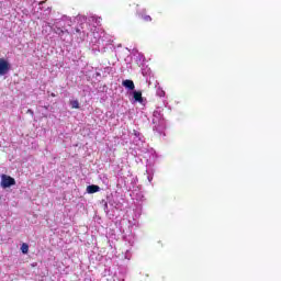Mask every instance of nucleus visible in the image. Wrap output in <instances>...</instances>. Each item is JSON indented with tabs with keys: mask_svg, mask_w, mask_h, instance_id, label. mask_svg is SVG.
<instances>
[{
	"mask_svg": "<svg viewBox=\"0 0 281 281\" xmlns=\"http://www.w3.org/2000/svg\"><path fill=\"white\" fill-rule=\"evenodd\" d=\"M74 21H77V26L70 32L68 30H63L56 23V27H53V32L58 34L63 38L64 34H79L81 41H86L90 37V45L94 52H104L109 45H111V36L106 34L102 29H99L95 25H100L101 18L91 15L89 18L85 15H77Z\"/></svg>",
	"mask_w": 281,
	"mask_h": 281,
	"instance_id": "obj_1",
	"label": "nucleus"
},
{
	"mask_svg": "<svg viewBox=\"0 0 281 281\" xmlns=\"http://www.w3.org/2000/svg\"><path fill=\"white\" fill-rule=\"evenodd\" d=\"M133 144L137 146V150H139L144 155V158L148 159L150 155L155 157V149L148 147V144H146V138H144V135H142V133H139V131L136 130L133 131Z\"/></svg>",
	"mask_w": 281,
	"mask_h": 281,
	"instance_id": "obj_2",
	"label": "nucleus"
},
{
	"mask_svg": "<svg viewBox=\"0 0 281 281\" xmlns=\"http://www.w3.org/2000/svg\"><path fill=\"white\" fill-rule=\"evenodd\" d=\"M101 204L103 205L105 214H109L111 210H122V207H124V204H122V198L117 192L108 194L105 200L101 201Z\"/></svg>",
	"mask_w": 281,
	"mask_h": 281,
	"instance_id": "obj_3",
	"label": "nucleus"
},
{
	"mask_svg": "<svg viewBox=\"0 0 281 281\" xmlns=\"http://www.w3.org/2000/svg\"><path fill=\"white\" fill-rule=\"evenodd\" d=\"M164 108H157L153 113V124L154 131L159 133V135H166L164 131H166V119H164Z\"/></svg>",
	"mask_w": 281,
	"mask_h": 281,
	"instance_id": "obj_4",
	"label": "nucleus"
},
{
	"mask_svg": "<svg viewBox=\"0 0 281 281\" xmlns=\"http://www.w3.org/2000/svg\"><path fill=\"white\" fill-rule=\"evenodd\" d=\"M56 23L60 29H63L65 27V23L71 27L74 23H78V21H74L71 18L63 15L61 19H55L53 22H45V27H50V30H54V27H56Z\"/></svg>",
	"mask_w": 281,
	"mask_h": 281,
	"instance_id": "obj_5",
	"label": "nucleus"
},
{
	"mask_svg": "<svg viewBox=\"0 0 281 281\" xmlns=\"http://www.w3.org/2000/svg\"><path fill=\"white\" fill-rule=\"evenodd\" d=\"M10 71H12V65L10 61H8L5 58H0V78L2 76H8Z\"/></svg>",
	"mask_w": 281,
	"mask_h": 281,
	"instance_id": "obj_6",
	"label": "nucleus"
},
{
	"mask_svg": "<svg viewBox=\"0 0 281 281\" xmlns=\"http://www.w3.org/2000/svg\"><path fill=\"white\" fill-rule=\"evenodd\" d=\"M12 186H16V180L14 178L8 176V175H2L1 176V188L5 190V188H12Z\"/></svg>",
	"mask_w": 281,
	"mask_h": 281,
	"instance_id": "obj_7",
	"label": "nucleus"
},
{
	"mask_svg": "<svg viewBox=\"0 0 281 281\" xmlns=\"http://www.w3.org/2000/svg\"><path fill=\"white\" fill-rule=\"evenodd\" d=\"M142 74L144 78H146V82L150 85V77L153 76V70L148 66H143L142 67Z\"/></svg>",
	"mask_w": 281,
	"mask_h": 281,
	"instance_id": "obj_8",
	"label": "nucleus"
},
{
	"mask_svg": "<svg viewBox=\"0 0 281 281\" xmlns=\"http://www.w3.org/2000/svg\"><path fill=\"white\" fill-rule=\"evenodd\" d=\"M122 85L125 89H128V91H135V82H133V80H123Z\"/></svg>",
	"mask_w": 281,
	"mask_h": 281,
	"instance_id": "obj_9",
	"label": "nucleus"
},
{
	"mask_svg": "<svg viewBox=\"0 0 281 281\" xmlns=\"http://www.w3.org/2000/svg\"><path fill=\"white\" fill-rule=\"evenodd\" d=\"M132 101L133 102H144V99L142 98V92L137 90H133L132 92Z\"/></svg>",
	"mask_w": 281,
	"mask_h": 281,
	"instance_id": "obj_10",
	"label": "nucleus"
},
{
	"mask_svg": "<svg viewBox=\"0 0 281 281\" xmlns=\"http://www.w3.org/2000/svg\"><path fill=\"white\" fill-rule=\"evenodd\" d=\"M86 191L88 194H95V192H100V187L98 184H90L87 187Z\"/></svg>",
	"mask_w": 281,
	"mask_h": 281,
	"instance_id": "obj_11",
	"label": "nucleus"
},
{
	"mask_svg": "<svg viewBox=\"0 0 281 281\" xmlns=\"http://www.w3.org/2000/svg\"><path fill=\"white\" fill-rule=\"evenodd\" d=\"M146 173H147V179H148L149 183H151L153 177L155 176V169L147 167Z\"/></svg>",
	"mask_w": 281,
	"mask_h": 281,
	"instance_id": "obj_12",
	"label": "nucleus"
},
{
	"mask_svg": "<svg viewBox=\"0 0 281 281\" xmlns=\"http://www.w3.org/2000/svg\"><path fill=\"white\" fill-rule=\"evenodd\" d=\"M138 16H139V19H142L146 23H150V21H153V18H150V15H146L143 12H139V11H138Z\"/></svg>",
	"mask_w": 281,
	"mask_h": 281,
	"instance_id": "obj_13",
	"label": "nucleus"
},
{
	"mask_svg": "<svg viewBox=\"0 0 281 281\" xmlns=\"http://www.w3.org/2000/svg\"><path fill=\"white\" fill-rule=\"evenodd\" d=\"M139 216H142V206H137L134 210L133 221H137V218H139Z\"/></svg>",
	"mask_w": 281,
	"mask_h": 281,
	"instance_id": "obj_14",
	"label": "nucleus"
},
{
	"mask_svg": "<svg viewBox=\"0 0 281 281\" xmlns=\"http://www.w3.org/2000/svg\"><path fill=\"white\" fill-rule=\"evenodd\" d=\"M156 95H158V98H166V91H164L161 87H158L156 90Z\"/></svg>",
	"mask_w": 281,
	"mask_h": 281,
	"instance_id": "obj_15",
	"label": "nucleus"
},
{
	"mask_svg": "<svg viewBox=\"0 0 281 281\" xmlns=\"http://www.w3.org/2000/svg\"><path fill=\"white\" fill-rule=\"evenodd\" d=\"M21 251H22V254H29V251H30V246H29L26 243H23V244L21 245Z\"/></svg>",
	"mask_w": 281,
	"mask_h": 281,
	"instance_id": "obj_16",
	"label": "nucleus"
},
{
	"mask_svg": "<svg viewBox=\"0 0 281 281\" xmlns=\"http://www.w3.org/2000/svg\"><path fill=\"white\" fill-rule=\"evenodd\" d=\"M144 60H145V57H144L143 54H138V55L136 56V63H137L138 65H144Z\"/></svg>",
	"mask_w": 281,
	"mask_h": 281,
	"instance_id": "obj_17",
	"label": "nucleus"
},
{
	"mask_svg": "<svg viewBox=\"0 0 281 281\" xmlns=\"http://www.w3.org/2000/svg\"><path fill=\"white\" fill-rule=\"evenodd\" d=\"M71 109H80V102L78 100L70 101Z\"/></svg>",
	"mask_w": 281,
	"mask_h": 281,
	"instance_id": "obj_18",
	"label": "nucleus"
},
{
	"mask_svg": "<svg viewBox=\"0 0 281 281\" xmlns=\"http://www.w3.org/2000/svg\"><path fill=\"white\" fill-rule=\"evenodd\" d=\"M136 201H138L139 203H144V201H146V196H144L143 193H137Z\"/></svg>",
	"mask_w": 281,
	"mask_h": 281,
	"instance_id": "obj_19",
	"label": "nucleus"
},
{
	"mask_svg": "<svg viewBox=\"0 0 281 281\" xmlns=\"http://www.w3.org/2000/svg\"><path fill=\"white\" fill-rule=\"evenodd\" d=\"M130 254H131V251L126 250L125 258H126L127 260H131Z\"/></svg>",
	"mask_w": 281,
	"mask_h": 281,
	"instance_id": "obj_20",
	"label": "nucleus"
},
{
	"mask_svg": "<svg viewBox=\"0 0 281 281\" xmlns=\"http://www.w3.org/2000/svg\"><path fill=\"white\" fill-rule=\"evenodd\" d=\"M162 104H164V106H168V101H167V100H164V101H162Z\"/></svg>",
	"mask_w": 281,
	"mask_h": 281,
	"instance_id": "obj_21",
	"label": "nucleus"
},
{
	"mask_svg": "<svg viewBox=\"0 0 281 281\" xmlns=\"http://www.w3.org/2000/svg\"><path fill=\"white\" fill-rule=\"evenodd\" d=\"M29 113H31V115H34V111L32 110H29Z\"/></svg>",
	"mask_w": 281,
	"mask_h": 281,
	"instance_id": "obj_22",
	"label": "nucleus"
},
{
	"mask_svg": "<svg viewBox=\"0 0 281 281\" xmlns=\"http://www.w3.org/2000/svg\"><path fill=\"white\" fill-rule=\"evenodd\" d=\"M11 5H12L13 8H16V5H14V3H11Z\"/></svg>",
	"mask_w": 281,
	"mask_h": 281,
	"instance_id": "obj_23",
	"label": "nucleus"
},
{
	"mask_svg": "<svg viewBox=\"0 0 281 281\" xmlns=\"http://www.w3.org/2000/svg\"><path fill=\"white\" fill-rule=\"evenodd\" d=\"M52 97H53V98H56V94L52 93Z\"/></svg>",
	"mask_w": 281,
	"mask_h": 281,
	"instance_id": "obj_24",
	"label": "nucleus"
},
{
	"mask_svg": "<svg viewBox=\"0 0 281 281\" xmlns=\"http://www.w3.org/2000/svg\"><path fill=\"white\" fill-rule=\"evenodd\" d=\"M97 76H100V72H97Z\"/></svg>",
	"mask_w": 281,
	"mask_h": 281,
	"instance_id": "obj_25",
	"label": "nucleus"
}]
</instances>
